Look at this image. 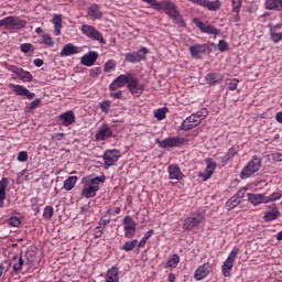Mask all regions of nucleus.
Masks as SVG:
<instances>
[{"label": "nucleus", "instance_id": "f257e3e1", "mask_svg": "<svg viewBox=\"0 0 282 282\" xmlns=\"http://www.w3.org/2000/svg\"><path fill=\"white\" fill-rule=\"evenodd\" d=\"M143 3H148L151 6L153 10H156L158 12H165L176 25H180V28H186V21H184V18L182 17V13L180 12V8H177V4H175L171 0H141Z\"/></svg>", "mask_w": 282, "mask_h": 282}, {"label": "nucleus", "instance_id": "f03ea898", "mask_svg": "<svg viewBox=\"0 0 282 282\" xmlns=\"http://www.w3.org/2000/svg\"><path fill=\"white\" fill-rule=\"evenodd\" d=\"M208 118V110L206 108H203L194 113H192L189 117H187L181 124L182 131H191V129H195V127H199L204 120Z\"/></svg>", "mask_w": 282, "mask_h": 282}, {"label": "nucleus", "instance_id": "7ed1b4c3", "mask_svg": "<svg viewBox=\"0 0 282 282\" xmlns=\"http://www.w3.org/2000/svg\"><path fill=\"white\" fill-rule=\"evenodd\" d=\"M261 158L253 155L251 160L247 163V165L240 172L241 180H248V177H252L254 173L259 172L262 164Z\"/></svg>", "mask_w": 282, "mask_h": 282}, {"label": "nucleus", "instance_id": "20e7f679", "mask_svg": "<svg viewBox=\"0 0 282 282\" xmlns=\"http://www.w3.org/2000/svg\"><path fill=\"white\" fill-rule=\"evenodd\" d=\"M26 25L28 21L14 15L0 20V28H6V30H23Z\"/></svg>", "mask_w": 282, "mask_h": 282}, {"label": "nucleus", "instance_id": "39448f33", "mask_svg": "<svg viewBox=\"0 0 282 282\" xmlns=\"http://www.w3.org/2000/svg\"><path fill=\"white\" fill-rule=\"evenodd\" d=\"M104 183H105L104 176H96L95 178L86 183V186L82 192V195H84V197H87L88 199L91 197H96V193L100 191V184H104Z\"/></svg>", "mask_w": 282, "mask_h": 282}, {"label": "nucleus", "instance_id": "423d86ee", "mask_svg": "<svg viewBox=\"0 0 282 282\" xmlns=\"http://www.w3.org/2000/svg\"><path fill=\"white\" fill-rule=\"evenodd\" d=\"M188 142V139L182 137H167L164 140L156 139L160 149H180Z\"/></svg>", "mask_w": 282, "mask_h": 282}, {"label": "nucleus", "instance_id": "0eeeda50", "mask_svg": "<svg viewBox=\"0 0 282 282\" xmlns=\"http://www.w3.org/2000/svg\"><path fill=\"white\" fill-rule=\"evenodd\" d=\"M237 257H239V248L234 247L232 250L229 252L227 259L224 261L221 265V274L223 276H230L232 272V268H235V261H237Z\"/></svg>", "mask_w": 282, "mask_h": 282}, {"label": "nucleus", "instance_id": "6e6552de", "mask_svg": "<svg viewBox=\"0 0 282 282\" xmlns=\"http://www.w3.org/2000/svg\"><path fill=\"white\" fill-rule=\"evenodd\" d=\"M82 33L85 34L87 39H91V41H97L101 45H107V40H105V36H102L101 32L93 25L83 24Z\"/></svg>", "mask_w": 282, "mask_h": 282}, {"label": "nucleus", "instance_id": "1a4fd4ad", "mask_svg": "<svg viewBox=\"0 0 282 282\" xmlns=\"http://www.w3.org/2000/svg\"><path fill=\"white\" fill-rule=\"evenodd\" d=\"M123 232L126 239H133L138 224L131 216H126L122 219Z\"/></svg>", "mask_w": 282, "mask_h": 282}, {"label": "nucleus", "instance_id": "9d476101", "mask_svg": "<svg viewBox=\"0 0 282 282\" xmlns=\"http://www.w3.org/2000/svg\"><path fill=\"white\" fill-rule=\"evenodd\" d=\"M193 23L198 28V30L203 34H213L214 36H219L221 34V30L216 29L214 25L208 23H203V21L199 18H193Z\"/></svg>", "mask_w": 282, "mask_h": 282}, {"label": "nucleus", "instance_id": "9b49d317", "mask_svg": "<svg viewBox=\"0 0 282 282\" xmlns=\"http://www.w3.org/2000/svg\"><path fill=\"white\" fill-rule=\"evenodd\" d=\"M194 6H199V8H204L205 10H209V12H217V10H221V0H187Z\"/></svg>", "mask_w": 282, "mask_h": 282}, {"label": "nucleus", "instance_id": "f8f14e48", "mask_svg": "<svg viewBox=\"0 0 282 282\" xmlns=\"http://www.w3.org/2000/svg\"><path fill=\"white\" fill-rule=\"evenodd\" d=\"M147 54H149V48L141 47V50H139V51H135L132 53H127L126 62L127 63H141V61L147 59Z\"/></svg>", "mask_w": 282, "mask_h": 282}, {"label": "nucleus", "instance_id": "ddd939ff", "mask_svg": "<svg viewBox=\"0 0 282 282\" xmlns=\"http://www.w3.org/2000/svg\"><path fill=\"white\" fill-rule=\"evenodd\" d=\"M127 87L130 94H132V96H135L137 94H142V91H144V85L140 84V80L138 79V77L131 74L128 76Z\"/></svg>", "mask_w": 282, "mask_h": 282}, {"label": "nucleus", "instance_id": "4468645a", "mask_svg": "<svg viewBox=\"0 0 282 282\" xmlns=\"http://www.w3.org/2000/svg\"><path fill=\"white\" fill-rule=\"evenodd\" d=\"M9 72H12V74H15V76L22 80V83H32V79L34 78L32 76V73L24 70L23 68L19 66H10Z\"/></svg>", "mask_w": 282, "mask_h": 282}, {"label": "nucleus", "instance_id": "2eb2a0df", "mask_svg": "<svg viewBox=\"0 0 282 282\" xmlns=\"http://www.w3.org/2000/svg\"><path fill=\"white\" fill-rule=\"evenodd\" d=\"M202 221H204V217H202L200 215H198V214L191 215L185 218L183 228L185 230L191 231L194 228H197L199 226V224H202Z\"/></svg>", "mask_w": 282, "mask_h": 282}, {"label": "nucleus", "instance_id": "dca6fc26", "mask_svg": "<svg viewBox=\"0 0 282 282\" xmlns=\"http://www.w3.org/2000/svg\"><path fill=\"white\" fill-rule=\"evenodd\" d=\"M113 135V130H111V127H109V124L107 123H102L95 138L97 142H105V140H109V138H111Z\"/></svg>", "mask_w": 282, "mask_h": 282}, {"label": "nucleus", "instance_id": "f3484780", "mask_svg": "<svg viewBox=\"0 0 282 282\" xmlns=\"http://www.w3.org/2000/svg\"><path fill=\"white\" fill-rule=\"evenodd\" d=\"M120 160V151L119 150H106L104 154V161L106 169H109V166H113L116 162Z\"/></svg>", "mask_w": 282, "mask_h": 282}, {"label": "nucleus", "instance_id": "a211bd4d", "mask_svg": "<svg viewBox=\"0 0 282 282\" xmlns=\"http://www.w3.org/2000/svg\"><path fill=\"white\" fill-rule=\"evenodd\" d=\"M9 89H12V91L17 96H25L28 100H32L36 97V94L31 93L25 86L23 85H17V84H9Z\"/></svg>", "mask_w": 282, "mask_h": 282}, {"label": "nucleus", "instance_id": "6ab92c4d", "mask_svg": "<svg viewBox=\"0 0 282 282\" xmlns=\"http://www.w3.org/2000/svg\"><path fill=\"white\" fill-rule=\"evenodd\" d=\"M281 217V212L279 210V207L276 204L269 205L267 207V210L263 216L264 221H275V219H279Z\"/></svg>", "mask_w": 282, "mask_h": 282}, {"label": "nucleus", "instance_id": "aec40b11", "mask_svg": "<svg viewBox=\"0 0 282 282\" xmlns=\"http://www.w3.org/2000/svg\"><path fill=\"white\" fill-rule=\"evenodd\" d=\"M209 50L208 44H194L189 46V54L193 58H202V55L207 54Z\"/></svg>", "mask_w": 282, "mask_h": 282}, {"label": "nucleus", "instance_id": "412c9836", "mask_svg": "<svg viewBox=\"0 0 282 282\" xmlns=\"http://www.w3.org/2000/svg\"><path fill=\"white\" fill-rule=\"evenodd\" d=\"M206 164L207 165L205 172L199 174V177L203 178V182H207V180H210L215 174V169H217V164L213 162V159H206Z\"/></svg>", "mask_w": 282, "mask_h": 282}, {"label": "nucleus", "instance_id": "4be33fe9", "mask_svg": "<svg viewBox=\"0 0 282 282\" xmlns=\"http://www.w3.org/2000/svg\"><path fill=\"white\" fill-rule=\"evenodd\" d=\"M129 73L126 75H119L113 82L109 85V91H116L124 87L129 83Z\"/></svg>", "mask_w": 282, "mask_h": 282}, {"label": "nucleus", "instance_id": "5701e85b", "mask_svg": "<svg viewBox=\"0 0 282 282\" xmlns=\"http://www.w3.org/2000/svg\"><path fill=\"white\" fill-rule=\"evenodd\" d=\"M98 61V52L89 51L80 58V64L85 65V67H93Z\"/></svg>", "mask_w": 282, "mask_h": 282}, {"label": "nucleus", "instance_id": "b1692460", "mask_svg": "<svg viewBox=\"0 0 282 282\" xmlns=\"http://www.w3.org/2000/svg\"><path fill=\"white\" fill-rule=\"evenodd\" d=\"M208 274H210V263L206 262L196 269L194 279L196 281H204Z\"/></svg>", "mask_w": 282, "mask_h": 282}, {"label": "nucleus", "instance_id": "393cba45", "mask_svg": "<svg viewBox=\"0 0 282 282\" xmlns=\"http://www.w3.org/2000/svg\"><path fill=\"white\" fill-rule=\"evenodd\" d=\"M169 177L171 180H176L177 182L184 180V173L182 172V169H180V165L172 164L167 167Z\"/></svg>", "mask_w": 282, "mask_h": 282}, {"label": "nucleus", "instance_id": "a878e982", "mask_svg": "<svg viewBox=\"0 0 282 282\" xmlns=\"http://www.w3.org/2000/svg\"><path fill=\"white\" fill-rule=\"evenodd\" d=\"M105 282H120V269L118 267L108 269L105 275Z\"/></svg>", "mask_w": 282, "mask_h": 282}, {"label": "nucleus", "instance_id": "bb28decb", "mask_svg": "<svg viewBox=\"0 0 282 282\" xmlns=\"http://www.w3.org/2000/svg\"><path fill=\"white\" fill-rule=\"evenodd\" d=\"M248 202L252 204V206H259L261 204H268V200L265 199L264 194H247Z\"/></svg>", "mask_w": 282, "mask_h": 282}, {"label": "nucleus", "instance_id": "cd10ccee", "mask_svg": "<svg viewBox=\"0 0 282 282\" xmlns=\"http://www.w3.org/2000/svg\"><path fill=\"white\" fill-rule=\"evenodd\" d=\"M87 14L93 21H98L102 19V11H100V7L98 4H93L88 8Z\"/></svg>", "mask_w": 282, "mask_h": 282}, {"label": "nucleus", "instance_id": "c85d7f7f", "mask_svg": "<svg viewBox=\"0 0 282 282\" xmlns=\"http://www.w3.org/2000/svg\"><path fill=\"white\" fill-rule=\"evenodd\" d=\"M206 80L208 85H219V83H224V75L219 73H209L206 76Z\"/></svg>", "mask_w": 282, "mask_h": 282}, {"label": "nucleus", "instance_id": "c756f323", "mask_svg": "<svg viewBox=\"0 0 282 282\" xmlns=\"http://www.w3.org/2000/svg\"><path fill=\"white\" fill-rule=\"evenodd\" d=\"M8 184H10V180L3 177L0 181V208H3V203L6 202V189L8 188Z\"/></svg>", "mask_w": 282, "mask_h": 282}, {"label": "nucleus", "instance_id": "7c9ffc66", "mask_svg": "<svg viewBox=\"0 0 282 282\" xmlns=\"http://www.w3.org/2000/svg\"><path fill=\"white\" fill-rule=\"evenodd\" d=\"M264 6L267 10H275L276 12L282 11V0H267Z\"/></svg>", "mask_w": 282, "mask_h": 282}, {"label": "nucleus", "instance_id": "2f4dec72", "mask_svg": "<svg viewBox=\"0 0 282 282\" xmlns=\"http://www.w3.org/2000/svg\"><path fill=\"white\" fill-rule=\"evenodd\" d=\"M52 23L55 28V36H61V30L63 29V17L54 15L52 19Z\"/></svg>", "mask_w": 282, "mask_h": 282}, {"label": "nucleus", "instance_id": "473e14b6", "mask_svg": "<svg viewBox=\"0 0 282 282\" xmlns=\"http://www.w3.org/2000/svg\"><path fill=\"white\" fill-rule=\"evenodd\" d=\"M23 265H25V260H23V257H15L13 263V271L15 272V274H19V272H21Z\"/></svg>", "mask_w": 282, "mask_h": 282}, {"label": "nucleus", "instance_id": "72a5a7b5", "mask_svg": "<svg viewBox=\"0 0 282 282\" xmlns=\"http://www.w3.org/2000/svg\"><path fill=\"white\" fill-rule=\"evenodd\" d=\"M63 127H69L72 124V110H68L59 116Z\"/></svg>", "mask_w": 282, "mask_h": 282}, {"label": "nucleus", "instance_id": "f704fd0d", "mask_svg": "<svg viewBox=\"0 0 282 282\" xmlns=\"http://www.w3.org/2000/svg\"><path fill=\"white\" fill-rule=\"evenodd\" d=\"M239 204H241V200L236 195H234L230 199L226 202V208L227 210H232L234 208H237Z\"/></svg>", "mask_w": 282, "mask_h": 282}, {"label": "nucleus", "instance_id": "c9c22d12", "mask_svg": "<svg viewBox=\"0 0 282 282\" xmlns=\"http://www.w3.org/2000/svg\"><path fill=\"white\" fill-rule=\"evenodd\" d=\"M41 102L42 100L40 98H36L35 100H33L30 105H28L24 108L25 113H32L34 109H39V107H41Z\"/></svg>", "mask_w": 282, "mask_h": 282}, {"label": "nucleus", "instance_id": "e433bc0d", "mask_svg": "<svg viewBox=\"0 0 282 282\" xmlns=\"http://www.w3.org/2000/svg\"><path fill=\"white\" fill-rule=\"evenodd\" d=\"M138 247V239L127 241L122 247L121 250H124V252H131V250H135Z\"/></svg>", "mask_w": 282, "mask_h": 282}, {"label": "nucleus", "instance_id": "4c0bfd02", "mask_svg": "<svg viewBox=\"0 0 282 282\" xmlns=\"http://www.w3.org/2000/svg\"><path fill=\"white\" fill-rule=\"evenodd\" d=\"M44 221H50L52 217H54V207L52 206H46L43 210L42 215Z\"/></svg>", "mask_w": 282, "mask_h": 282}, {"label": "nucleus", "instance_id": "58836bf2", "mask_svg": "<svg viewBox=\"0 0 282 282\" xmlns=\"http://www.w3.org/2000/svg\"><path fill=\"white\" fill-rule=\"evenodd\" d=\"M225 85L228 87L229 91H235L237 90V87H239V79L237 78L227 79Z\"/></svg>", "mask_w": 282, "mask_h": 282}, {"label": "nucleus", "instance_id": "ea45409f", "mask_svg": "<svg viewBox=\"0 0 282 282\" xmlns=\"http://www.w3.org/2000/svg\"><path fill=\"white\" fill-rule=\"evenodd\" d=\"M242 6H243L242 0H232L231 1V12H235L236 14H239V12H241Z\"/></svg>", "mask_w": 282, "mask_h": 282}, {"label": "nucleus", "instance_id": "a19ab883", "mask_svg": "<svg viewBox=\"0 0 282 282\" xmlns=\"http://www.w3.org/2000/svg\"><path fill=\"white\" fill-rule=\"evenodd\" d=\"M180 263V256L178 254H173L170 260H167L165 268H177Z\"/></svg>", "mask_w": 282, "mask_h": 282}, {"label": "nucleus", "instance_id": "79ce46f5", "mask_svg": "<svg viewBox=\"0 0 282 282\" xmlns=\"http://www.w3.org/2000/svg\"><path fill=\"white\" fill-rule=\"evenodd\" d=\"M42 45H46V47H53L54 45V39H52V35L45 33L42 35Z\"/></svg>", "mask_w": 282, "mask_h": 282}, {"label": "nucleus", "instance_id": "37998d69", "mask_svg": "<svg viewBox=\"0 0 282 282\" xmlns=\"http://www.w3.org/2000/svg\"><path fill=\"white\" fill-rule=\"evenodd\" d=\"M169 112V108H159L154 111V118H158L159 120H164L166 118V113Z\"/></svg>", "mask_w": 282, "mask_h": 282}, {"label": "nucleus", "instance_id": "c03bdc74", "mask_svg": "<svg viewBox=\"0 0 282 282\" xmlns=\"http://www.w3.org/2000/svg\"><path fill=\"white\" fill-rule=\"evenodd\" d=\"M113 69H116V61L108 59L104 65V72L106 74H110V72H113Z\"/></svg>", "mask_w": 282, "mask_h": 282}, {"label": "nucleus", "instance_id": "a18cd8bd", "mask_svg": "<svg viewBox=\"0 0 282 282\" xmlns=\"http://www.w3.org/2000/svg\"><path fill=\"white\" fill-rule=\"evenodd\" d=\"M282 193L281 191L273 192L270 196H265L267 204H270V202H278V199H281Z\"/></svg>", "mask_w": 282, "mask_h": 282}, {"label": "nucleus", "instance_id": "49530a36", "mask_svg": "<svg viewBox=\"0 0 282 282\" xmlns=\"http://www.w3.org/2000/svg\"><path fill=\"white\" fill-rule=\"evenodd\" d=\"M8 224L12 226V228H19L21 226V218L12 216L8 219Z\"/></svg>", "mask_w": 282, "mask_h": 282}, {"label": "nucleus", "instance_id": "de8ad7c7", "mask_svg": "<svg viewBox=\"0 0 282 282\" xmlns=\"http://www.w3.org/2000/svg\"><path fill=\"white\" fill-rule=\"evenodd\" d=\"M59 56H72V43L66 44L59 53Z\"/></svg>", "mask_w": 282, "mask_h": 282}, {"label": "nucleus", "instance_id": "09e8293b", "mask_svg": "<svg viewBox=\"0 0 282 282\" xmlns=\"http://www.w3.org/2000/svg\"><path fill=\"white\" fill-rule=\"evenodd\" d=\"M99 107L104 113H109V109H111V101L104 100L99 104Z\"/></svg>", "mask_w": 282, "mask_h": 282}, {"label": "nucleus", "instance_id": "8fccbe9b", "mask_svg": "<svg viewBox=\"0 0 282 282\" xmlns=\"http://www.w3.org/2000/svg\"><path fill=\"white\" fill-rule=\"evenodd\" d=\"M102 74V68L100 67H94L89 69V76L90 78H98Z\"/></svg>", "mask_w": 282, "mask_h": 282}, {"label": "nucleus", "instance_id": "3c124183", "mask_svg": "<svg viewBox=\"0 0 282 282\" xmlns=\"http://www.w3.org/2000/svg\"><path fill=\"white\" fill-rule=\"evenodd\" d=\"M105 234V227L102 226H97L94 228V237L95 239H100L102 235Z\"/></svg>", "mask_w": 282, "mask_h": 282}, {"label": "nucleus", "instance_id": "603ef678", "mask_svg": "<svg viewBox=\"0 0 282 282\" xmlns=\"http://www.w3.org/2000/svg\"><path fill=\"white\" fill-rule=\"evenodd\" d=\"M20 50L23 52V54H28V52H32L34 50V45L31 43H24L21 44Z\"/></svg>", "mask_w": 282, "mask_h": 282}, {"label": "nucleus", "instance_id": "864d4df0", "mask_svg": "<svg viewBox=\"0 0 282 282\" xmlns=\"http://www.w3.org/2000/svg\"><path fill=\"white\" fill-rule=\"evenodd\" d=\"M270 36H271V41L273 43H281V41H282V32H280V33H276V32L270 33Z\"/></svg>", "mask_w": 282, "mask_h": 282}, {"label": "nucleus", "instance_id": "5fc2aeb1", "mask_svg": "<svg viewBox=\"0 0 282 282\" xmlns=\"http://www.w3.org/2000/svg\"><path fill=\"white\" fill-rule=\"evenodd\" d=\"M218 50L219 52H228V42H226V40H220L218 42Z\"/></svg>", "mask_w": 282, "mask_h": 282}, {"label": "nucleus", "instance_id": "6e6d98bb", "mask_svg": "<svg viewBox=\"0 0 282 282\" xmlns=\"http://www.w3.org/2000/svg\"><path fill=\"white\" fill-rule=\"evenodd\" d=\"M29 155L26 151H20L18 154V162H28Z\"/></svg>", "mask_w": 282, "mask_h": 282}, {"label": "nucleus", "instance_id": "4d7b16f0", "mask_svg": "<svg viewBox=\"0 0 282 282\" xmlns=\"http://www.w3.org/2000/svg\"><path fill=\"white\" fill-rule=\"evenodd\" d=\"M121 209L120 207H113L107 210V215L116 217V215H120Z\"/></svg>", "mask_w": 282, "mask_h": 282}, {"label": "nucleus", "instance_id": "13d9d810", "mask_svg": "<svg viewBox=\"0 0 282 282\" xmlns=\"http://www.w3.org/2000/svg\"><path fill=\"white\" fill-rule=\"evenodd\" d=\"M116 90L110 91L109 96L110 98H113V100H120L122 98V90H119L115 93Z\"/></svg>", "mask_w": 282, "mask_h": 282}, {"label": "nucleus", "instance_id": "bf43d9fd", "mask_svg": "<svg viewBox=\"0 0 282 282\" xmlns=\"http://www.w3.org/2000/svg\"><path fill=\"white\" fill-rule=\"evenodd\" d=\"M227 155L229 162L237 155V150L232 147L228 150V152L225 154Z\"/></svg>", "mask_w": 282, "mask_h": 282}, {"label": "nucleus", "instance_id": "052dcab7", "mask_svg": "<svg viewBox=\"0 0 282 282\" xmlns=\"http://www.w3.org/2000/svg\"><path fill=\"white\" fill-rule=\"evenodd\" d=\"M246 191L248 189L241 188L235 194L240 202L243 199V197H246Z\"/></svg>", "mask_w": 282, "mask_h": 282}, {"label": "nucleus", "instance_id": "680f3d73", "mask_svg": "<svg viewBox=\"0 0 282 282\" xmlns=\"http://www.w3.org/2000/svg\"><path fill=\"white\" fill-rule=\"evenodd\" d=\"M64 188L65 191H72V176H68L64 182Z\"/></svg>", "mask_w": 282, "mask_h": 282}, {"label": "nucleus", "instance_id": "e2e57ef3", "mask_svg": "<svg viewBox=\"0 0 282 282\" xmlns=\"http://www.w3.org/2000/svg\"><path fill=\"white\" fill-rule=\"evenodd\" d=\"M271 158L273 162H282V153L275 152L271 154Z\"/></svg>", "mask_w": 282, "mask_h": 282}, {"label": "nucleus", "instance_id": "0e129e2a", "mask_svg": "<svg viewBox=\"0 0 282 282\" xmlns=\"http://www.w3.org/2000/svg\"><path fill=\"white\" fill-rule=\"evenodd\" d=\"M217 160H218V162H220V164L223 166H226V164H228V162H230L226 154L223 155V156L217 158Z\"/></svg>", "mask_w": 282, "mask_h": 282}, {"label": "nucleus", "instance_id": "69168bd1", "mask_svg": "<svg viewBox=\"0 0 282 282\" xmlns=\"http://www.w3.org/2000/svg\"><path fill=\"white\" fill-rule=\"evenodd\" d=\"M33 64L35 65V67H43L44 62L42 58H35L33 61Z\"/></svg>", "mask_w": 282, "mask_h": 282}, {"label": "nucleus", "instance_id": "338daca9", "mask_svg": "<svg viewBox=\"0 0 282 282\" xmlns=\"http://www.w3.org/2000/svg\"><path fill=\"white\" fill-rule=\"evenodd\" d=\"M282 24H275L270 26V34H272L273 32H276V30H281Z\"/></svg>", "mask_w": 282, "mask_h": 282}, {"label": "nucleus", "instance_id": "774afa93", "mask_svg": "<svg viewBox=\"0 0 282 282\" xmlns=\"http://www.w3.org/2000/svg\"><path fill=\"white\" fill-rule=\"evenodd\" d=\"M275 120H276V122H279L280 124H282V111L276 112V115H275Z\"/></svg>", "mask_w": 282, "mask_h": 282}]
</instances>
